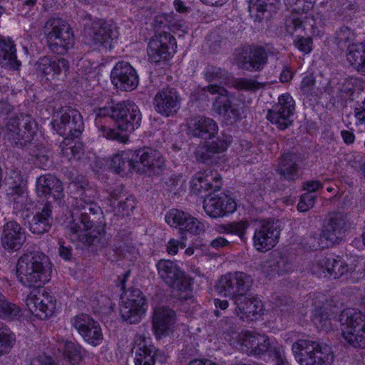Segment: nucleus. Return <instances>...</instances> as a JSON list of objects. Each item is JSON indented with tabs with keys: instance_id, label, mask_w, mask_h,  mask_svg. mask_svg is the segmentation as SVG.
I'll use <instances>...</instances> for the list:
<instances>
[{
	"instance_id": "nucleus-11",
	"label": "nucleus",
	"mask_w": 365,
	"mask_h": 365,
	"mask_svg": "<svg viewBox=\"0 0 365 365\" xmlns=\"http://www.w3.org/2000/svg\"><path fill=\"white\" fill-rule=\"evenodd\" d=\"M212 95L218 94L213 102L212 109L219 114L227 124H233L241 119L242 108L233 102L227 96L228 91L223 86L211 84L202 88Z\"/></svg>"
},
{
	"instance_id": "nucleus-37",
	"label": "nucleus",
	"mask_w": 365,
	"mask_h": 365,
	"mask_svg": "<svg viewBox=\"0 0 365 365\" xmlns=\"http://www.w3.org/2000/svg\"><path fill=\"white\" fill-rule=\"evenodd\" d=\"M296 160V155L292 153H286L282 155L277 171L283 176L284 180L294 181L297 179L299 169Z\"/></svg>"
},
{
	"instance_id": "nucleus-6",
	"label": "nucleus",
	"mask_w": 365,
	"mask_h": 365,
	"mask_svg": "<svg viewBox=\"0 0 365 365\" xmlns=\"http://www.w3.org/2000/svg\"><path fill=\"white\" fill-rule=\"evenodd\" d=\"M37 130V123L31 115L18 116L12 113H9L5 126L2 129L4 139L17 147L30 144Z\"/></svg>"
},
{
	"instance_id": "nucleus-57",
	"label": "nucleus",
	"mask_w": 365,
	"mask_h": 365,
	"mask_svg": "<svg viewBox=\"0 0 365 365\" xmlns=\"http://www.w3.org/2000/svg\"><path fill=\"white\" fill-rule=\"evenodd\" d=\"M212 184H192V190L195 192V195H200L203 197V192H209L211 190Z\"/></svg>"
},
{
	"instance_id": "nucleus-46",
	"label": "nucleus",
	"mask_w": 365,
	"mask_h": 365,
	"mask_svg": "<svg viewBox=\"0 0 365 365\" xmlns=\"http://www.w3.org/2000/svg\"><path fill=\"white\" fill-rule=\"evenodd\" d=\"M111 206L114 207L113 211L117 215H128L135 206V200L133 197H129L124 202H118L116 205V200H114L111 202Z\"/></svg>"
},
{
	"instance_id": "nucleus-29",
	"label": "nucleus",
	"mask_w": 365,
	"mask_h": 365,
	"mask_svg": "<svg viewBox=\"0 0 365 365\" xmlns=\"http://www.w3.org/2000/svg\"><path fill=\"white\" fill-rule=\"evenodd\" d=\"M188 132L194 137L211 139L218 132V125L212 118L205 116L193 117L187 122Z\"/></svg>"
},
{
	"instance_id": "nucleus-2",
	"label": "nucleus",
	"mask_w": 365,
	"mask_h": 365,
	"mask_svg": "<svg viewBox=\"0 0 365 365\" xmlns=\"http://www.w3.org/2000/svg\"><path fill=\"white\" fill-rule=\"evenodd\" d=\"M83 125L80 113L71 108H63L53 115V129L60 135L65 136L59 145L61 154L68 160H79L83 154L82 145L72 140L81 135Z\"/></svg>"
},
{
	"instance_id": "nucleus-9",
	"label": "nucleus",
	"mask_w": 365,
	"mask_h": 365,
	"mask_svg": "<svg viewBox=\"0 0 365 365\" xmlns=\"http://www.w3.org/2000/svg\"><path fill=\"white\" fill-rule=\"evenodd\" d=\"M299 365H332L334 356L330 348L309 339H299L292 348Z\"/></svg>"
},
{
	"instance_id": "nucleus-48",
	"label": "nucleus",
	"mask_w": 365,
	"mask_h": 365,
	"mask_svg": "<svg viewBox=\"0 0 365 365\" xmlns=\"http://www.w3.org/2000/svg\"><path fill=\"white\" fill-rule=\"evenodd\" d=\"M250 227L249 222L247 220H241L239 222H232L227 224L226 230L231 232V234L238 236L242 240H245V235Z\"/></svg>"
},
{
	"instance_id": "nucleus-7",
	"label": "nucleus",
	"mask_w": 365,
	"mask_h": 365,
	"mask_svg": "<svg viewBox=\"0 0 365 365\" xmlns=\"http://www.w3.org/2000/svg\"><path fill=\"white\" fill-rule=\"evenodd\" d=\"M43 33L48 48L53 53L63 55L73 47L74 36L69 24L60 18H50Z\"/></svg>"
},
{
	"instance_id": "nucleus-12",
	"label": "nucleus",
	"mask_w": 365,
	"mask_h": 365,
	"mask_svg": "<svg viewBox=\"0 0 365 365\" xmlns=\"http://www.w3.org/2000/svg\"><path fill=\"white\" fill-rule=\"evenodd\" d=\"M28 311L41 320H47L58 311L57 301L50 293L40 290H32L24 299Z\"/></svg>"
},
{
	"instance_id": "nucleus-19",
	"label": "nucleus",
	"mask_w": 365,
	"mask_h": 365,
	"mask_svg": "<svg viewBox=\"0 0 365 365\" xmlns=\"http://www.w3.org/2000/svg\"><path fill=\"white\" fill-rule=\"evenodd\" d=\"M203 208L207 215L213 218L227 217L237 208L235 200L230 195L209 192L203 202Z\"/></svg>"
},
{
	"instance_id": "nucleus-54",
	"label": "nucleus",
	"mask_w": 365,
	"mask_h": 365,
	"mask_svg": "<svg viewBox=\"0 0 365 365\" xmlns=\"http://www.w3.org/2000/svg\"><path fill=\"white\" fill-rule=\"evenodd\" d=\"M185 246V240L179 241L175 239H170L167 245V252L169 255H175L178 253L179 249H182Z\"/></svg>"
},
{
	"instance_id": "nucleus-51",
	"label": "nucleus",
	"mask_w": 365,
	"mask_h": 365,
	"mask_svg": "<svg viewBox=\"0 0 365 365\" xmlns=\"http://www.w3.org/2000/svg\"><path fill=\"white\" fill-rule=\"evenodd\" d=\"M301 90L305 95H313L315 91V80L312 75H307L301 82Z\"/></svg>"
},
{
	"instance_id": "nucleus-60",
	"label": "nucleus",
	"mask_w": 365,
	"mask_h": 365,
	"mask_svg": "<svg viewBox=\"0 0 365 365\" xmlns=\"http://www.w3.org/2000/svg\"><path fill=\"white\" fill-rule=\"evenodd\" d=\"M292 78V72L288 67H284L280 74L279 79L282 82H289Z\"/></svg>"
},
{
	"instance_id": "nucleus-3",
	"label": "nucleus",
	"mask_w": 365,
	"mask_h": 365,
	"mask_svg": "<svg viewBox=\"0 0 365 365\" xmlns=\"http://www.w3.org/2000/svg\"><path fill=\"white\" fill-rule=\"evenodd\" d=\"M250 277L243 272H237L222 277L216 287L217 292L222 295L227 296L237 293L239 294L235 299L237 304V314L243 319L254 320L262 311V303L260 299H247L241 292L250 287Z\"/></svg>"
},
{
	"instance_id": "nucleus-39",
	"label": "nucleus",
	"mask_w": 365,
	"mask_h": 365,
	"mask_svg": "<svg viewBox=\"0 0 365 365\" xmlns=\"http://www.w3.org/2000/svg\"><path fill=\"white\" fill-rule=\"evenodd\" d=\"M356 37V33L354 29L347 26H341L335 31L333 42L339 49L347 50L351 46L357 43L355 42Z\"/></svg>"
},
{
	"instance_id": "nucleus-52",
	"label": "nucleus",
	"mask_w": 365,
	"mask_h": 365,
	"mask_svg": "<svg viewBox=\"0 0 365 365\" xmlns=\"http://www.w3.org/2000/svg\"><path fill=\"white\" fill-rule=\"evenodd\" d=\"M331 317L327 313L316 315L314 318V324L327 331L332 329Z\"/></svg>"
},
{
	"instance_id": "nucleus-55",
	"label": "nucleus",
	"mask_w": 365,
	"mask_h": 365,
	"mask_svg": "<svg viewBox=\"0 0 365 365\" xmlns=\"http://www.w3.org/2000/svg\"><path fill=\"white\" fill-rule=\"evenodd\" d=\"M312 38L300 37L296 41L297 47L303 53H309L312 51Z\"/></svg>"
},
{
	"instance_id": "nucleus-31",
	"label": "nucleus",
	"mask_w": 365,
	"mask_h": 365,
	"mask_svg": "<svg viewBox=\"0 0 365 365\" xmlns=\"http://www.w3.org/2000/svg\"><path fill=\"white\" fill-rule=\"evenodd\" d=\"M26 240L25 233L16 222H7L4 227L1 244L5 250L16 251L19 250Z\"/></svg>"
},
{
	"instance_id": "nucleus-25",
	"label": "nucleus",
	"mask_w": 365,
	"mask_h": 365,
	"mask_svg": "<svg viewBox=\"0 0 365 365\" xmlns=\"http://www.w3.org/2000/svg\"><path fill=\"white\" fill-rule=\"evenodd\" d=\"M175 322V312L164 305L154 308L153 316V330L157 339L168 336Z\"/></svg>"
},
{
	"instance_id": "nucleus-58",
	"label": "nucleus",
	"mask_w": 365,
	"mask_h": 365,
	"mask_svg": "<svg viewBox=\"0 0 365 365\" xmlns=\"http://www.w3.org/2000/svg\"><path fill=\"white\" fill-rule=\"evenodd\" d=\"M341 135L344 142L347 145L354 143L355 140L354 134L349 130H341Z\"/></svg>"
},
{
	"instance_id": "nucleus-64",
	"label": "nucleus",
	"mask_w": 365,
	"mask_h": 365,
	"mask_svg": "<svg viewBox=\"0 0 365 365\" xmlns=\"http://www.w3.org/2000/svg\"><path fill=\"white\" fill-rule=\"evenodd\" d=\"M187 365H217L210 359H195Z\"/></svg>"
},
{
	"instance_id": "nucleus-30",
	"label": "nucleus",
	"mask_w": 365,
	"mask_h": 365,
	"mask_svg": "<svg viewBox=\"0 0 365 365\" xmlns=\"http://www.w3.org/2000/svg\"><path fill=\"white\" fill-rule=\"evenodd\" d=\"M268 52L261 46H255L250 48L245 56H240L237 63L238 66L247 71H261L267 64Z\"/></svg>"
},
{
	"instance_id": "nucleus-47",
	"label": "nucleus",
	"mask_w": 365,
	"mask_h": 365,
	"mask_svg": "<svg viewBox=\"0 0 365 365\" xmlns=\"http://www.w3.org/2000/svg\"><path fill=\"white\" fill-rule=\"evenodd\" d=\"M233 86L238 90L255 91L262 87V83L252 78H239L234 81Z\"/></svg>"
},
{
	"instance_id": "nucleus-36",
	"label": "nucleus",
	"mask_w": 365,
	"mask_h": 365,
	"mask_svg": "<svg viewBox=\"0 0 365 365\" xmlns=\"http://www.w3.org/2000/svg\"><path fill=\"white\" fill-rule=\"evenodd\" d=\"M135 155V151L115 155L112 159L111 166L116 173L123 177L126 176L133 171L135 172L137 163Z\"/></svg>"
},
{
	"instance_id": "nucleus-59",
	"label": "nucleus",
	"mask_w": 365,
	"mask_h": 365,
	"mask_svg": "<svg viewBox=\"0 0 365 365\" xmlns=\"http://www.w3.org/2000/svg\"><path fill=\"white\" fill-rule=\"evenodd\" d=\"M59 255L64 260H68L71 257V249L60 242Z\"/></svg>"
},
{
	"instance_id": "nucleus-40",
	"label": "nucleus",
	"mask_w": 365,
	"mask_h": 365,
	"mask_svg": "<svg viewBox=\"0 0 365 365\" xmlns=\"http://www.w3.org/2000/svg\"><path fill=\"white\" fill-rule=\"evenodd\" d=\"M304 8L299 6L293 8L291 15L287 18L286 21L287 31L290 34L304 29L303 16L304 14Z\"/></svg>"
},
{
	"instance_id": "nucleus-13",
	"label": "nucleus",
	"mask_w": 365,
	"mask_h": 365,
	"mask_svg": "<svg viewBox=\"0 0 365 365\" xmlns=\"http://www.w3.org/2000/svg\"><path fill=\"white\" fill-rule=\"evenodd\" d=\"M160 277L179 293L180 298L188 299L191 297L190 280L170 260H160L157 264Z\"/></svg>"
},
{
	"instance_id": "nucleus-44",
	"label": "nucleus",
	"mask_w": 365,
	"mask_h": 365,
	"mask_svg": "<svg viewBox=\"0 0 365 365\" xmlns=\"http://www.w3.org/2000/svg\"><path fill=\"white\" fill-rule=\"evenodd\" d=\"M278 3L279 0H250L249 9L257 15H263L266 11H272Z\"/></svg>"
},
{
	"instance_id": "nucleus-26",
	"label": "nucleus",
	"mask_w": 365,
	"mask_h": 365,
	"mask_svg": "<svg viewBox=\"0 0 365 365\" xmlns=\"http://www.w3.org/2000/svg\"><path fill=\"white\" fill-rule=\"evenodd\" d=\"M279 232L274 222H263L256 229L253 237L255 248L259 252H266L273 248L278 242Z\"/></svg>"
},
{
	"instance_id": "nucleus-22",
	"label": "nucleus",
	"mask_w": 365,
	"mask_h": 365,
	"mask_svg": "<svg viewBox=\"0 0 365 365\" xmlns=\"http://www.w3.org/2000/svg\"><path fill=\"white\" fill-rule=\"evenodd\" d=\"M232 141L231 135H222L215 140L200 143L195 151V158L205 163L216 162L217 155L226 151Z\"/></svg>"
},
{
	"instance_id": "nucleus-10",
	"label": "nucleus",
	"mask_w": 365,
	"mask_h": 365,
	"mask_svg": "<svg viewBox=\"0 0 365 365\" xmlns=\"http://www.w3.org/2000/svg\"><path fill=\"white\" fill-rule=\"evenodd\" d=\"M82 210H84V213H81V217H78L79 210H73L71 218L67 219L66 223L68 224L67 226L72 233V240H79L89 245L93 243L91 234L96 232V231L95 230H91L93 225L85 214L87 211H89L91 214H96L101 211V208L97 205L91 203L83 206Z\"/></svg>"
},
{
	"instance_id": "nucleus-61",
	"label": "nucleus",
	"mask_w": 365,
	"mask_h": 365,
	"mask_svg": "<svg viewBox=\"0 0 365 365\" xmlns=\"http://www.w3.org/2000/svg\"><path fill=\"white\" fill-rule=\"evenodd\" d=\"M37 0H21V11H25L27 13L36 4Z\"/></svg>"
},
{
	"instance_id": "nucleus-50",
	"label": "nucleus",
	"mask_w": 365,
	"mask_h": 365,
	"mask_svg": "<svg viewBox=\"0 0 365 365\" xmlns=\"http://www.w3.org/2000/svg\"><path fill=\"white\" fill-rule=\"evenodd\" d=\"M315 195L312 192L304 194L301 198L297 205V210L299 212H304L310 210L314 204Z\"/></svg>"
},
{
	"instance_id": "nucleus-28",
	"label": "nucleus",
	"mask_w": 365,
	"mask_h": 365,
	"mask_svg": "<svg viewBox=\"0 0 365 365\" xmlns=\"http://www.w3.org/2000/svg\"><path fill=\"white\" fill-rule=\"evenodd\" d=\"M135 365H155L157 350L145 334H138L134 340Z\"/></svg>"
},
{
	"instance_id": "nucleus-8",
	"label": "nucleus",
	"mask_w": 365,
	"mask_h": 365,
	"mask_svg": "<svg viewBox=\"0 0 365 365\" xmlns=\"http://www.w3.org/2000/svg\"><path fill=\"white\" fill-rule=\"evenodd\" d=\"M341 334L345 343L365 349V316L354 308L344 309L339 316Z\"/></svg>"
},
{
	"instance_id": "nucleus-18",
	"label": "nucleus",
	"mask_w": 365,
	"mask_h": 365,
	"mask_svg": "<svg viewBox=\"0 0 365 365\" xmlns=\"http://www.w3.org/2000/svg\"><path fill=\"white\" fill-rule=\"evenodd\" d=\"M295 109L294 101L289 93L278 98V103L269 109L267 119L280 130H285L292 124V116Z\"/></svg>"
},
{
	"instance_id": "nucleus-34",
	"label": "nucleus",
	"mask_w": 365,
	"mask_h": 365,
	"mask_svg": "<svg viewBox=\"0 0 365 365\" xmlns=\"http://www.w3.org/2000/svg\"><path fill=\"white\" fill-rule=\"evenodd\" d=\"M36 71L44 76L58 75L69 68V62L63 58L55 59L50 56L41 57L34 64Z\"/></svg>"
},
{
	"instance_id": "nucleus-43",
	"label": "nucleus",
	"mask_w": 365,
	"mask_h": 365,
	"mask_svg": "<svg viewBox=\"0 0 365 365\" xmlns=\"http://www.w3.org/2000/svg\"><path fill=\"white\" fill-rule=\"evenodd\" d=\"M20 308L14 304L9 303L0 293V317L14 320L19 317Z\"/></svg>"
},
{
	"instance_id": "nucleus-24",
	"label": "nucleus",
	"mask_w": 365,
	"mask_h": 365,
	"mask_svg": "<svg viewBox=\"0 0 365 365\" xmlns=\"http://www.w3.org/2000/svg\"><path fill=\"white\" fill-rule=\"evenodd\" d=\"M113 84L124 91H133L138 85L135 70L127 62H118L111 71Z\"/></svg>"
},
{
	"instance_id": "nucleus-14",
	"label": "nucleus",
	"mask_w": 365,
	"mask_h": 365,
	"mask_svg": "<svg viewBox=\"0 0 365 365\" xmlns=\"http://www.w3.org/2000/svg\"><path fill=\"white\" fill-rule=\"evenodd\" d=\"M165 221L170 227L178 229L184 237L187 235H198L204 231V225L189 212L178 208L166 212Z\"/></svg>"
},
{
	"instance_id": "nucleus-20",
	"label": "nucleus",
	"mask_w": 365,
	"mask_h": 365,
	"mask_svg": "<svg viewBox=\"0 0 365 365\" xmlns=\"http://www.w3.org/2000/svg\"><path fill=\"white\" fill-rule=\"evenodd\" d=\"M73 327L78 331L83 340L93 346L100 345L103 334L99 323L86 314L76 315L72 319Z\"/></svg>"
},
{
	"instance_id": "nucleus-15",
	"label": "nucleus",
	"mask_w": 365,
	"mask_h": 365,
	"mask_svg": "<svg viewBox=\"0 0 365 365\" xmlns=\"http://www.w3.org/2000/svg\"><path fill=\"white\" fill-rule=\"evenodd\" d=\"M135 152L137 174L157 176L161 175L165 170V159L158 150L151 148H143Z\"/></svg>"
},
{
	"instance_id": "nucleus-32",
	"label": "nucleus",
	"mask_w": 365,
	"mask_h": 365,
	"mask_svg": "<svg viewBox=\"0 0 365 365\" xmlns=\"http://www.w3.org/2000/svg\"><path fill=\"white\" fill-rule=\"evenodd\" d=\"M16 46L11 38L0 36V65L1 67L18 70L21 63L16 55Z\"/></svg>"
},
{
	"instance_id": "nucleus-45",
	"label": "nucleus",
	"mask_w": 365,
	"mask_h": 365,
	"mask_svg": "<svg viewBox=\"0 0 365 365\" xmlns=\"http://www.w3.org/2000/svg\"><path fill=\"white\" fill-rule=\"evenodd\" d=\"M205 77L209 82H217L220 83L225 82L228 78L227 72L225 70L211 65H208L206 67Z\"/></svg>"
},
{
	"instance_id": "nucleus-38",
	"label": "nucleus",
	"mask_w": 365,
	"mask_h": 365,
	"mask_svg": "<svg viewBox=\"0 0 365 365\" xmlns=\"http://www.w3.org/2000/svg\"><path fill=\"white\" fill-rule=\"evenodd\" d=\"M346 59L358 72L365 75V42L351 46L347 49Z\"/></svg>"
},
{
	"instance_id": "nucleus-4",
	"label": "nucleus",
	"mask_w": 365,
	"mask_h": 365,
	"mask_svg": "<svg viewBox=\"0 0 365 365\" xmlns=\"http://www.w3.org/2000/svg\"><path fill=\"white\" fill-rule=\"evenodd\" d=\"M52 267L43 253L29 252L20 257L16 266V277L25 287H40L51 278Z\"/></svg>"
},
{
	"instance_id": "nucleus-16",
	"label": "nucleus",
	"mask_w": 365,
	"mask_h": 365,
	"mask_svg": "<svg viewBox=\"0 0 365 365\" xmlns=\"http://www.w3.org/2000/svg\"><path fill=\"white\" fill-rule=\"evenodd\" d=\"M148 304L139 289L125 291L121 297L120 313L129 323H138L145 314Z\"/></svg>"
},
{
	"instance_id": "nucleus-21",
	"label": "nucleus",
	"mask_w": 365,
	"mask_h": 365,
	"mask_svg": "<svg viewBox=\"0 0 365 365\" xmlns=\"http://www.w3.org/2000/svg\"><path fill=\"white\" fill-rule=\"evenodd\" d=\"M182 98L175 88H164L158 91L153 99L155 111L165 117L173 116L181 106Z\"/></svg>"
},
{
	"instance_id": "nucleus-49",
	"label": "nucleus",
	"mask_w": 365,
	"mask_h": 365,
	"mask_svg": "<svg viewBox=\"0 0 365 365\" xmlns=\"http://www.w3.org/2000/svg\"><path fill=\"white\" fill-rule=\"evenodd\" d=\"M195 180L198 181V182H217V181L221 180V176L217 170L207 169L197 173L195 176Z\"/></svg>"
},
{
	"instance_id": "nucleus-17",
	"label": "nucleus",
	"mask_w": 365,
	"mask_h": 365,
	"mask_svg": "<svg viewBox=\"0 0 365 365\" xmlns=\"http://www.w3.org/2000/svg\"><path fill=\"white\" fill-rule=\"evenodd\" d=\"M230 343L237 349L256 355L264 354L270 349V343L265 335L247 331L232 334Z\"/></svg>"
},
{
	"instance_id": "nucleus-35",
	"label": "nucleus",
	"mask_w": 365,
	"mask_h": 365,
	"mask_svg": "<svg viewBox=\"0 0 365 365\" xmlns=\"http://www.w3.org/2000/svg\"><path fill=\"white\" fill-rule=\"evenodd\" d=\"M346 270V266L341 260L332 257H326L314 266V273L320 277L333 275L336 278L343 275Z\"/></svg>"
},
{
	"instance_id": "nucleus-42",
	"label": "nucleus",
	"mask_w": 365,
	"mask_h": 365,
	"mask_svg": "<svg viewBox=\"0 0 365 365\" xmlns=\"http://www.w3.org/2000/svg\"><path fill=\"white\" fill-rule=\"evenodd\" d=\"M36 192L38 197L58 199L62 195L61 184H36Z\"/></svg>"
},
{
	"instance_id": "nucleus-33",
	"label": "nucleus",
	"mask_w": 365,
	"mask_h": 365,
	"mask_svg": "<svg viewBox=\"0 0 365 365\" xmlns=\"http://www.w3.org/2000/svg\"><path fill=\"white\" fill-rule=\"evenodd\" d=\"M52 224L51 209L49 203H46L43 207L38 208L29 222V230L35 235H42L47 232Z\"/></svg>"
},
{
	"instance_id": "nucleus-1",
	"label": "nucleus",
	"mask_w": 365,
	"mask_h": 365,
	"mask_svg": "<svg viewBox=\"0 0 365 365\" xmlns=\"http://www.w3.org/2000/svg\"><path fill=\"white\" fill-rule=\"evenodd\" d=\"M97 118L96 124H100L101 118L109 116L115 121L118 132L114 129L101 125L99 131L101 135L108 139L115 140L120 143H126L128 140L129 133L133 132L140 126L141 114L138 107L132 101H123L112 107L99 108L96 110Z\"/></svg>"
},
{
	"instance_id": "nucleus-5",
	"label": "nucleus",
	"mask_w": 365,
	"mask_h": 365,
	"mask_svg": "<svg viewBox=\"0 0 365 365\" xmlns=\"http://www.w3.org/2000/svg\"><path fill=\"white\" fill-rule=\"evenodd\" d=\"M83 354L82 346L70 340L58 339L54 340L51 348H47L34 359L31 365H71L78 363Z\"/></svg>"
},
{
	"instance_id": "nucleus-41",
	"label": "nucleus",
	"mask_w": 365,
	"mask_h": 365,
	"mask_svg": "<svg viewBox=\"0 0 365 365\" xmlns=\"http://www.w3.org/2000/svg\"><path fill=\"white\" fill-rule=\"evenodd\" d=\"M343 222L338 219H330L326 222L323 236L331 243H335L341 235Z\"/></svg>"
},
{
	"instance_id": "nucleus-23",
	"label": "nucleus",
	"mask_w": 365,
	"mask_h": 365,
	"mask_svg": "<svg viewBox=\"0 0 365 365\" xmlns=\"http://www.w3.org/2000/svg\"><path fill=\"white\" fill-rule=\"evenodd\" d=\"M176 45L175 38L168 31L155 34L148 43V59L154 63L165 60L170 55V48Z\"/></svg>"
},
{
	"instance_id": "nucleus-62",
	"label": "nucleus",
	"mask_w": 365,
	"mask_h": 365,
	"mask_svg": "<svg viewBox=\"0 0 365 365\" xmlns=\"http://www.w3.org/2000/svg\"><path fill=\"white\" fill-rule=\"evenodd\" d=\"M229 244L228 240L224 237H217L213 240L210 245L214 248H220L227 246Z\"/></svg>"
},
{
	"instance_id": "nucleus-56",
	"label": "nucleus",
	"mask_w": 365,
	"mask_h": 365,
	"mask_svg": "<svg viewBox=\"0 0 365 365\" xmlns=\"http://www.w3.org/2000/svg\"><path fill=\"white\" fill-rule=\"evenodd\" d=\"M168 19L165 15H158L155 17L153 21L152 25L155 29V34H158L161 29H165L168 26Z\"/></svg>"
},
{
	"instance_id": "nucleus-27",
	"label": "nucleus",
	"mask_w": 365,
	"mask_h": 365,
	"mask_svg": "<svg viewBox=\"0 0 365 365\" xmlns=\"http://www.w3.org/2000/svg\"><path fill=\"white\" fill-rule=\"evenodd\" d=\"M117 37L115 26L102 19L93 22L87 31L88 43L96 46L110 44L111 41Z\"/></svg>"
},
{
	"instance_id": "nucleus-63",
	"label": "nucleus",
	"mask_w": 365,
	"mask_h": 365,
	"mask_svg": "<svg viewBox=\"0 0 365 365\" xmlns=\"http://www.w3.org/2000/svg\"><path fill=\"white\" fill-rule=\"evenodd\" d=\"M21 191V189L19 187H16L14 189V195H16V197H14V200H16V208H18V204L21 202H22L24 200H26L27 198V194L24 192H21V193H19Z\"/></svg>"
},
{
	"instance_id": "nucleus-53",
	"label": "nucleus",
	"mask_w": 365,
	"mask_h": 365,
	"mask_svg": "<svg viewBox=\"0 0 365 365\" xmlns=\"http://www.w3.org/2000/svg\"><path fill=\"white\" fill-rule=\"evenodd\" d=\"M355 124L365 129V98L354 109Z\"/></svg>"
}]
</instances>
